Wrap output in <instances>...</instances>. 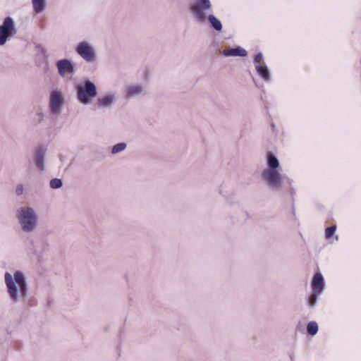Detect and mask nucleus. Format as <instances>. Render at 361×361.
Instances as JSON below:
<instances>
[{
    "instance_id": "f257e3e1",
    "label": "nucleus",
    "mask_w": 361,
    "mask_h": 361,
    "mask_svg": "<svg viewBox=\"0 0 361 361\" xmlns=\"http://www.w3.org/2000/svg\"><path fill=\"white\" fill-rule=\"evenodd\" d=\"M4 283L10 302H19L23 296V271H16L13 275L8 271L5 272Z\"/></svg>"
},
{
    "instance_id": "f03ea898",
    "label": "nucleus",
    "mask_w": 361,
    "mask_h": 361,
    "mask_svg": "<svg viewBox=\"0 0 361 361\" xmlns=\"http://www.w3.org/2000/svg\"><path fill=\"white\" fill-rule=\"evenodd\" d=\"M96 95V87L91 82H85L83 87L78 88V99L83 104L89 103Z\"/></svg>"
},
{
    "instance_id": "7ed1b4c3",
    "label": "nucleus",
    "mask_w": 361,
    "mask_h": 361,
    "mask_svg": "<svg viewBox=\"0 0 361 361\" xmlns=\"http://www.w3.org/2000/svg\"><path fill=\"white\" fill-rule=\"evenodd\" d=\"M16 33L15 23L11 17H6L2 25H0V45H4L8 38Z\"/></svg>"
},
{
    "instance_id": "20e7f679",
    "label": "nucleus",
    "mask_w": 361,
    "mask_h": 361,
    "mask_svg": "<svg viewBox=\"0 0 361 361\" xmlns=\"http://www.w3.org/2000/svg\"><path fill=\"white\" fill-rule=\"evenodd\" d=\"M76 51L86 61L90 62L94 60L95 54L94 49L87 42L79 43L77 46Z\"/></svg>"
},
{
    "instance_id": "39448f33",
    "label": "nucleus",
    "mask_w": 361,
    "mask_h": 361,
    "mask_svg": "<svg viewBox=\"0 0 361 361\" xmlns=\"http://www.w3.org/2000/svg\"><path fill=\"white\" fill-rule=\"evenodd\" d=\"M211 4L209 0H197L195 4L192 6L191 10L194 15L200 20H204L206 16L204 10L209 9Z\"/></svg>"
},
{
    "instance_id": "423d86ee",
    "label": "nucleus",
    "mask_w": 361,
    "mask_h": 361,
    "mask_svg": "<svg viewBox=\"0 0 361 361\" xmlns=\"http://www.w3.org/2000/svg\"><path fill=\"white\" fill-rule=\"evenodd\" d=\"M262 178L271 187H279L281 185V176L276 170H264L262 173Z\"/></svg>"
},
{
    "instance_id": "0eeeda50",
    "label": "nucleus",
    "mask_w": 361,
    "mask_h": 361,
    "mask_svg": "<svg viewBox=\"0 0 361 361\" xmlns=\"http://www.w3.org/2000/svg\"><path fill=\"white\" fill-rule=\"evenodd\" d=\"M37 217L30 208L24 209V231H31L36 225Z\"/></svg>"
},
{
    "instance_id": "6e6552de",
    "label": "nucleus",
    "mask_w": 361,
    "mask_h": 361,
    "mask_svg": "<svg viewBox=\"0 0 361 361\" xmlns=\"http://www.w3.org/2000/svg\"><path fill=\"white\" fill-rule=\"evenodd\" d=\"M59 73L64 77L66 75H71L74 71L73 64L67 59L59 60L56 63Z\"/></svg>"
},
{
    "instance_id": "1a4fd4ad",
    "label": "nucleus",
    "mask_w": 361,
    "mask_h": 361,
    "mask_svg": "<svg viewBox=\"0 0 361 361\" xmlns=\"http://www.w3.org/2000/svg\"><path fill=\"white\" fill-rule=\"evenodd\" d=\"M63 103V98L60 92L53 91L50 95V109L53 113L59 111L61 105Z\"/></svg>"
},
{
    "instance_id": "9d476101",
    "label": "nucleus",
    "mask_w": 361,
    "mask_h": 361,
    "mask_svg": "<svg viewBox=\"0 0 361 361\" xmlns=\"http://www.w3.org/2000/svg\"><path fill=\"white\" fill-rule=\"evenodd\" d=\"M324 279L320 273L314 275L312 281V290L316 294H320L324 288Z\"/></svg>"
},
{
    "instance_id": "9b49d317",
    "label": "nucleus",
    "mask_w": 361,
    "mask_h": 361,
    "mask_svg": "<svg viewBox=\"0 0 361 361\" xmlns=\"http://www.w3.org/2000/svg\"><path fill=\"white\" fill-rule=\"evenodd\" d=\"M223 54L226 56H245L247 55V51L243 48L238 47L236 48L226 49L223 51Z\"/></svg>"
},
{
    "instance_id": "f8f14e48",
    "label": "nucleus",
    "mask_w": 361,
    "mask_h": 361,
    "mask_svg": "<svg viewBox=\"0 0 361 361\" xmlns=\"http://www.w3.org/2000/svg\"><path fill=\"white\" fill-rule=\"evenodd\" d=\"M14 204V212L16 218L18 219L19 223L23 226V206L20 204V201L18 198H14L13 200Z\"/></svg>"
},
{
    "instance_id": "ddd939ff",
    "label": "nucleus",
    "mask_w": 361,
    "mask_h": 361,
    "mask_svg": "<svg viewBox=\"0 0 361 361\" xmlns=\"http://www.w3.org/2000/svg\"><path fill=\"white\" fill-rule=\"evenodd\" d=\"M45 154V149L42 147H39L35 152V162L37 168L40 170L43 169L44 167V156Z\"/></svg>"
},
{
    "instance_id": "4468645a",
    "label": "nucleus",
    "mask_w": 361,
    "mask_h": 361,
    "mask_svg": "<svg viewBox=\"0 0 361 361\" xmlns=\"http://www.w3.org/2000/svg\"><path fill=\"white\" fill-rule=\"evenodd\" d=\"M34 11L41 13L45 8V0H32Z\"/></svg>"
},
{
    "instance_id": "2eb2a0df",
    "label": "nucleus",
    "mask_w": 361,
    "mask_h": 361,
    "mask_svg": "<svg viewBox=\"0 0 361 361\" xmlns=\"http://www.w3.org/2000/svg\"><path fill=\"white\" fill-rule=\"evenodd\" d=\"M268 166L269 169L276 170L279 167V163L276 157L272 154L269 153L267 156Z\"/></svg>"
},
{
    "instance_id": "dca6fc26",
    "label": "nucleus",
    "mask_w": 361,
    "mask_h": 361,
    "mask_svg": "<svg viewBox=\"0 0 361 361\" xmlns=\"http://www.w3.org/2000/svg\"><path fill=\"white\" fill-rule=\"evenodd\" d=\"M256 70L260 76L264 79L268 80L269 78V71L264 65H256Z\"/></svg>"
},
{
    "instance_id": "f3484780",
    "label": "nucleus",
    "mask_w": 361,
    "mask_h": 361,
    "mask_svg": "<svg viewBox=\"0 0 361 361\" xmlns=\"http://www.w3.org/2000/svg\"><path fill=\"white\" fill-rule=\"evenodd\" d=\"M114 101L113 96L107 95L102 98H99L97 100L98 105L99 106H106L111 104Z\"/></svg>"
},
{
    "instance_id": "a211bd4d",
    "label": "nucleus",
    "mask_w": 361,
    "mask_h": 361,
    "mask_svg": "<svg viewBox=\"0 0 361 361\" xmlns=\"http://www.w3.org/2000/svg\"><path fill=\"white\" fill-rule=\"evenodd\" d=\"M208 18H209V20L211 23L212 27L216 30L219 31L221 30L222 25H221V22L216 17H214L213 15H209Z\"/></svg>"
},
{
    "instance_id": "6ab92c4d",
    "label": "nucleus",
    "mask_w": 361,
    "mask_h": 361,
    "mask_svg": "<svg viewBox=\"0 0 361 361\" xmlns=\"http://www.w3.org/2000/svg\"><path fill=\"white\" fill-rule=\"evenodd\" d=\"M307 331L310 335L314 336L318 331V325L315 322H310L307 326Z\"/></svg>"
},
{
    "instance_id": "aec40b11",
    "label": "nucleus",
    "mask_w": 361,
    "mask_h": 361,
    "mask_svg": "<svg viewBox=\"0 0 361 361\" xmlns=\"http://www.w3.org/2000/svg\"><path fill=\"white\" fill-rule=\"evenodd\" d=\"M141 92V87L133 86L128 89L127 94L128 96H134Z\"/></svg>"
},
{
    "instance_id": "412c9836",
    "label": "nucleus",
    "mask_w": 361,
    "mask_h": 361,
    "mask_svg": "<svg viewBox=\"0 0 361 361\" xmlns=\"http://www.w3.org/2000/svg\"><path fill=\"white\" fill-rule=\"evenodd\" d=\"M126 147V145L123 142L116 144L112 148L111 152L113 154H116L119 152L123 151Z\"/></svg>"
},
{
    "instance_id": "4be33fe9",
    "label": "nucleus",
    "mask_w": 361,
    "mask_h": 361,
    "mask_svg": "<svg viewBox=\"0 0 361 361\" xmlns=\"http://www.w3.org/2000/svg\"><path fill=\"white\" fill-rule=\"evenodd\" d=\"M336 226H330V227H328L327 228H326V231H325V236L326 238H331L335 231H336Z\"/></svg>"
},
{
    "instance_id": "5701e85b",
    "label": "nucleus",
    "mask_w": 361,
    "mask_h": 361,
    "mask_svg": "<svg viewBox=\"0 0 361 361\" xmlns=\"http://www.w3.org/2000/svg\"><path fill=\"white\" fill-rule=\"evenodd\" d=\"M62 185L61 179L54 178L50 181V186L53 189L59 188Z\"/></svg>"
},
{
    "instance_id": "b1692460",
    "label": "nucleus",
    "mask_w": 361,
    "mask_h": 361,
    "mask_svg": "<svg viewBox=\"0 0 361 361\" xmlns=\"http://www.w3.org/2000/svg\"><path fill=\"white\" fill-rule=\"evenodd\" d=\"M319 294H316L313 292V294H312L309 298H308V302L310 306H313L316 301H317V297Z\"/></svg>"
},
{
    "instance_id": "393cba45",
    "label": "nucleus",
    "mask_w": 361,
    "mask_h": 361,
    "mask_svg": "<svg viewBox=\"0 0 361 361\" xmlns=\"http://www.w3.org/2000/svg\"><path fill=\"white\" fill-rule=\"evenodd\" d=\"M255 63L257 64V65H262L261 63L263 61V56H262V54L261 53H259L257 54L255 57Z\"/></svg>"
},
{
    "instance_id": "a878e982",
    "label": "nucleus",
    "mask_w": 361,
    "mask_h": 361,
    "mask_svg": "<svg viewBox=\"0 0 361 361\" xmlns=\"http://www.w3.org/2000/svg\"><path fill=\"white\" fill-rule=\"evenodd\" d=\"M15 193L18 197L23 195V184H18L17 185Z\"/></svg>"
},
{
    "instance_id": "bb28decb",
    "label": "nucleus",
    "mask_w": 361,
    "mask_h": 361,
    "mask_svg": "<svg viewBox=\"0 0 361 361\" xmlns=\"http://www.w3.org/2000/svg\"><path fill=\"white\" fill-rule=\"evenodd\" d=\"M24 292L25 291V284L24 283V288H23Z\"/></svg>"
}]
</instances>
